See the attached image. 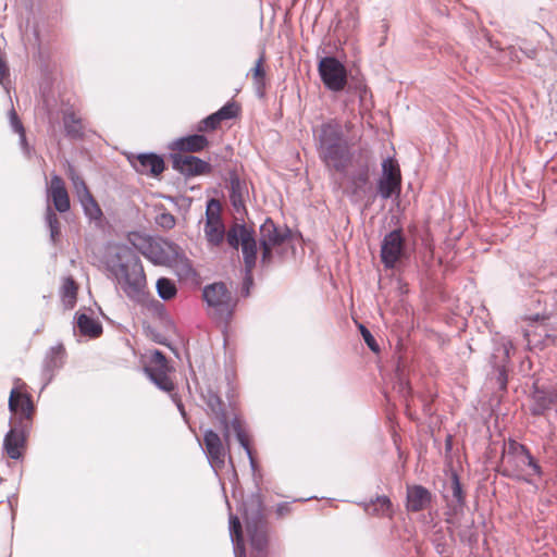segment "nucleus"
Segmentation results:
<instances>
[{
  "label": "nucleus",
  "mask_w": 557,
  "mask_h": 557,
  "mask_svg": "<svg viewBox=\"0 0 557 557\" xmlns=\"http://www.w3.org/2000/svg\"><path fill=\"white\" fill-rule=\"evenodd\" d=\"M174 252V245L168 240H150L147 243L143 255L154 264H165Z\"/></svg>",
  "instance_id": "dca6fc26"
},
{
  "label": "nucleus",
  "mask_w": 557,
  "mask_h": 557,
  "mask_svg": "<svg viewBox=\"0 0 557 557\" xmlns=\"http://www.w3.org/2000/svg\"><path fill=\"white\" fill-rule=\"evenodd\" d=\"M252 284H253L252 272H247V270H245V277H244V282H243V286H242V290H240V293L244 297L249 296L250 287L252 286Z\"/></svg>",
  "instance_id": "de8ad7c7"
},
{
  "label": "nucleus",
  "mask_w": 557,
  "mask_h": 557,
  "mask_svg": "<svg viewBox=\"0 0 557 557\" xmlns=\"http://www.w3.org/2000/svg\"><path fill=\"white\" fill-rule=\"evenodd\" d=\"M552 407L557 408V391L535 387L532 394L531 413L540 417Z\"/></svg>",
  "instance_id": "f3484780"
},
{
  "label": "nucleus",
  "mask_w": 557,
  "mask_h": 557,
  "mask_svg": "<svg viewBox=\"0 0 557 557\" xmlns=\"http://www.w3.org/2000/svg\"><path fill=\"white\" fill-rule=\"evenodd\" d=\"M372 201L369 200L367 203H366V208L369 207V205L371 203Z\"/></svg>",
  "instance_id": "4d7b16f0"
},
{
  "label": "nucleus",
  "mask_w": 557,
  "mask_h": 557,
  "mask_svg": "<svg viewBox=\"0 0 557 557\" xmlns=\"http://www.w3.org/2000/svg\"><path fill=\"white\" fill-rule=\"evenodd\" d=\"M158 296L163 300H170L176 296L177 288L174 281L168 277H160L157 281Z\"/></svg>",
  "instance_id": "473e14b6"
},
{
  "label": "nucleus",
  "mask_w": 557,
  "mask_h": 557,
  "mask_svg": "<svg viewBox=\"0 0 557 557\" xmlns=\"http://www.w3.org/2000/svg\"><path fill=\"white\" fill-rule=\"evenodd\" d=\"M49 193L54 206V209L64 213L70 210V198L64 186L62 178L58 175L51 177Z\"/></svg>",
  "instance_id": "aec40b11"
},
{
  "label": "nucleus",
  "mask_w": 557,
  "mask_h": 557,
  "mask_svg": "<svg viewBox=\"0 0 557 557\" xmlns=\"http://www.w3.org/2000/svg\"><path fill=\"white\" fill-rule=\"evenodd\" d=\"M313 141L318 157L329 172H347L351 162V150L343 125L338 121L329 120L314 127Z\"/></svg>",
  "instance_id": "f257e3e1"
},
{
  "label": "nucleus",
  "mask_w": 557,
  "mask_h": 557,
  "mask_svg": "<svg viewBox=\"0 0 557 557\" xmlns=\"http://www.w3.org/2000/svg\"><path fill=\"white\" fill-rule=\"evenodd\" d=\"M380 178L401 180L400 169L397 161L391 157L382 162V175Z\"/></svg>",
  "instance_id": "f704fd0d"
},
{
  "label": "nucleus",
  "mask_w": 557,
  "mask_h": 557,
  "mask_svg": "<svg viewBox=\"0 0 557 557\" xmlns=\"http://www.w3.org/2000/svg\"><path fill=\"white\" fill-rule=\"evenodd\" d=\"M243 516L252 550L259 557H265L269 546V527L260 493H251L243 502Z\"/></svg>",
  "instance_id": "20e7f679"
},
{
  "label": "nucleus",
  "mask_w": 557,
  "mask_h": 557,
  "mask_svg": "<svg viewBox=\"0 0 557 557\" xmlns=\"http://www.w3.org/2000/svg\"><path fill=\"white\" fill-rule=\"evenodd\" d=\"M156 223L164 230H172L176 224V219L172 213L163 211L156 216Z\"/></svg>",
  "instance_id": "c03bdc74"
},
{
  "label": "nucleus",
  "mask_w": 557,
  "mask_h": 557,
  "mask_svg": "<svg viewBox=\"0 0 557 557\" xmlns=\"http://www.w3.org/2000/svg\"><path fill=\"white\" fill-rule=\"evenodd\" d=\"M230 183V198L232 205L236 210H239L240 207H244V185L237 176H232Z\"/></svg>",
  "instance_id": "2f4dec72"
},
{
  "label": "nucleus",
  "mask_w": 557,
  "mask_h": 557,
  "mask_svg": "<svg viewBox=\"0 0 557 557\" xmlns=\"http://www.w3.org/2000/svg\"><path fill=\"white\" fill-rule=\"evenodd\" d=\"M369 516L388 517L393 516V504L389 497L382 495L370 499L369 502L358 503Z\"/></svg>",
  "instance_id": "412c9836"
},
{
  "label": "nucleus",
  "mask_w": 557,
  "mask_h": 557,
  "mask_svg": "<svg viewBox=\"0 0 557 557\" xmlns=\"http://www.w3.org/2000/svg\"><path fill=\"white\" fill-rule=\"evenodd\" d=\"M406 508L409 511L418 512L424 510L432 499L431 492L422 485L407 487Z\"/></svg>",
  "instance_id": "6ab92c4d"
},
{
  "label": "nucleus",
  "mask_w": 557,
  "mask_h": 557,
  "mask_svg": "<svg viewBox=\"0 0 557 557\" xmlns=\"http://www.w3.org/2000/svg\"><path fill=\"white\" fill-rule=\"evenodd\" d=\"M264 54L262 53L251 69L252 77L258 89L264 87L265 71L263 69Z\"/></svg>",
  "instance_id": "ea45409f"
},
{
  "label": "nucleus",
  "mask_w": 557,
  "mask_h": 557,
  "mask_svg": "<svg viewBox=\"0 0 557 557\" xmlns=\"http://www.w3.org/2000/svg\"><path fill=\"white\" fill-rule=\"evenodd\" d=\"M76 325L84 336L97 338L102 334V325L86 313H76Z\"/></svg>",
  "instance_id": "a878e982"
},
{
  "label": "nucleus",
  "mask_w": 557,
  "mask_h": 557,
  "mask_svg": "<svg viewBox=\"0 0 557 557\" xmlns=\"http://www.w3.org/2000/svg\"><path fill=\"white\" fill-rule=\"evenodd\" d=\"M209 145V140L205 135L193 134L186 137L176 139L171 148L183 152H199Z\"/></svg>",
  "instance_id": "4be33fe9"
},
{
  "label": "nucleus",
  "mask_w": 557,
  "mask_h": 557,
  "mask_svg": "<svg viewBox=\"0 0 557 557\" xmlns=\"http://www.w3.org/2000/svg\"><path fill=\"white\" fill-rule=\"evenodd\" d=\"M83 186V193L81 194L79 201L82 203V207L84 209V212L86 216H88L90 220H99L102 216V211L90 194V191L87 188V185L85 183H82Z\"/></svg>",
  "instance_id": "cd10ccee"
},
{
  "label": "nucleus",
  "mask_w": 557,
  "mask_h": 557,
  "mask_svg": "<svg viewBox=\"0 0 557 557\" xmlns=\"http://www.w3.org/2000/svg\"><path fill=\"white\" fill-rule=\"evenodd\" d=\"M9 409L12 413H21L20 423L22 420H29L34 411V404L28 394L21 393L13 388L9 397Z\"/></svg>",
  "instance_id": "a211bd4d"
},
{
  "label": "nucleus",
  "mask_w": 557,
  "mask_h": 557,
  "mask_svg": "<svg viewBox=\"0 0 557 557\" xmlns=\"http://www.w3.org/2000/svg\"><path fill=\"white\" fill-rule=\"evenodd\" d=\"M25 443V432L23 429L12 428L4 436L3 447L11 459H20L21 447Z\"/></svg>",
  "instance_id": "5701e85b"
},
{
  "label": "nucleus",
  "mask_w": 557,
  "mask_h": 557,
  "mask_svg": "<svg viewBox=\"0 0 557 557\" xmlns=\"http://www.w3.org/2000/svg\"><path fill=\"white\" fill-rule=\"evenodd\" d=\"M405 255V238L401 230L387 233L381 244V260L386 269H394Z\"/></svg>",
  "instance_id": "9d476101"
},
{
  "label": "nucleus",
  "mask_w": 557,
  "mask_h": 557,
  "mask_svg": "<svg viewBox=\"0 0 557 557\" xmlns=\"http://www.w3.org/2000/svg\"><path fill=\"white\" fill-rule=\"evenodd\" d=\"M376 193L383 199L398 198L401 193V180L379 178Z\"/></svg>",
  "instance_id": "c85d7f7f"
},
{
  "label": "nucleus",
  "mask_w": 557,
  "mask_h": 557,
  "mask_svg": "<svg viewBox=\"0 0 557 557\" xmlns=\"http://www.w3.org/2000/svg\"><path fill=\"white\" fill-rule=\"evenodd\" d=\"M172 166L186 177L211 174L212 165L191 154L175 152L171 154Z\"/></svg>",
  "instance_id": "9b49d317"
},
{
  "label": "nucleus",
  "mask_w": 557,
  "mask_h": 557,
  "mask_svg": "<svg viewBox=\"0 0 557 557\" xmlns=\"http://www.w3.org/2000/svg\"><path fill=\"white\" fill-rule=\"evenodd\" d=\"M128 161L137 173L154 177L159 176L165 169L163 158L153 152L132 154L128 157Z\"/></svg>",
  "instance_id": "ddd939ff"
},
{
  "label": "nucleus",
  "mask_w": 557,
  "mask_h": 557,
  "mask_svg": "<svg viewBox=\"0 0 557 557\" xmlns=\"http://www.w3.org/2000/svg\"><path fill=\"white\" fill-rule=\"evenodd\" d=\"M70 178L72 180L75 188H76V191H77V196L81 197V194L83 193V186L81 184L82 183H85L84 180L82 177H79L73 169H70Z\"/></svg>",
  "instance_id": "8fccbe9b"
},
{
  "label": "nucleus",
  "mask_w": 557,
  "mask_h": 557,
  "mask_svg": "<svg viewBox=\"0 0 557 557\" xmlns=\"http://www.w3.org/2000/svg\"><path fill=\"white\" fill-rule=\"evenodd\" d=\"M202 297L207 305L212 308L221 320L231 318L234 310L232 293L222 282L207 285L202 290Z\"/></svg>",
  "instance_id": "1a4fd4ad"
},
{
  "label": "nucleus",
  "mask_w": 557,
  "mask_h": 557,
  "mask_svg": "<svg viewBox=\"0 0 557 557\" xmlns=\"http://www.w3.org/2000/svg\"><path fill=\"white\" fill-rule=\"evenodd\" d=\"M373 164L371 152L360 149L348 174V193L352 202H360L370 189V169Z\"/></svg>",
  "instance_id": "423d86ee"
},
{
  "label": "nucleus",
  "mask_w": 557,
  "mask_h": 557,
  "mask_svg": "<svg viewBox=\"0 0 557 557\" xmlns=\"http://www.w3.org/2000/svg\"><path fill=\"white\" fill-rule=\"evenodd\" d=\"M45 219L50 231L51 242L55 243L61 234L59 218L57 213L50 207H48L46 210Z\"/></svg>",
  "instance_id": "c9c22d12"
},
{
  "label": "nucleus",
  "mask_w": 557,
  "mask_h": 557,
  "mask_svg": "<svg viewBox=\"0 0 557 557\" xmlns=\"http://www.w3.org/2000/svg\"><path fill=\"white\" fill-rule=\"evenodd\" d=\"M172 397H173V400L175 401L177 409L181 412L182 417L184 418L185 421H187V414H186L184 405L182 404V401L180 399H176V395H172Z\"/></svg>",
  "instance_id": "864d4df0"
},
{
  "label": "nucleus",
  "mask_w": 557,
  "mask_h": 557,
  "mask_svg": "<svg viewBox=\"0 0 557 557\" xmlns=\"http://www.w3.org/2000/svg\"><path fill=\"white\" fill-rule=\"evenodd\" d=\"M145 373L161 391L172 392L174 384L168 375V368L145 367Z\"/></svg>",
  "instance_id": "bb28decb"
},
{
  "label": "nucleus",
  "mask_w": 557,
  "mask_h": 557,
  "mask_svg": "<svg viewBox=\"0 0 557 557\" xmlns=\"http://www.w3.org/2000/svg\"><path fill=\"white\" fill-rule=\"evenodd\" d=\"M358 88L362 89L363 91H367V88L362 87L361 85Z\"/></svg>",
  "instance_id": "6e6d98bb"
},
{
  "label": "nucleus",
  "mask_w": 557,
  "mask_h": 557,
  "mask_svg": "<svg viewBox=\"0 0 557 557\" xmlns=\"http://www.w3.org/2000/svg\"><path fill=\"white\" fill-rule=\"evenodd\" d=\"M359 330H360L361 336H362L364 343L367 344V346L372 351L377 352L380 350V347H379L374 336L372 335V333L362 324L359 325Z\"/></svg>",
  "instance_id": "a18cd8bd"
},
{
  "label": "nucleus",
  "mask_w": 557,
  "mask_h": 557,
  "mask_svg": "<svg viewBox=\"0 0 557 557\" xmlns=\"http://www.w3.org/2000/svg\"><path fill=\"white\" fill-rule=\"evenodd\" d=\"M221 203L218 199L211 198L206 207V223H221Z\"/></svg>",
  "instance_id": "e433bc0d"
},
{
  "label": "nucleus",
  "mask_w": 557,
  "mask_h": 557,
  "mask_svg": "<svg viewBox=\"0 0 557 557\" xmlns=\"http://www.w3.org/2000/svg\"><path fill=\"white\" fill-rule=\"evenodd\" d=\"M9 120H10V125H11L12 129L15 133H17L20 136V144L22 145L23 149L26 150L27 143H26L25 129H24V126H23L21 120L18 119V115L14 109L10 110Z\"/></svg>",
  "instance_id": "58836bf2"
},
{
  "label": "nucleus",
  "mask_w": 557,
  "mask_h": 557,
  "mask_svg": "<svg viewBox=\"0 0 557 557\" xmlns=\"http://www.w3.org/2000/svg\"><path fill=\"white\" fill-rule=\"evenodd\" d=\"M9 75V69L5 61L0 57V83Z\"/></svg>",
  "instance_id": "603ef678"
},
{
  "label": "nucleus",
  "mask_w": 557,
  "mask_h": 557,
  "mask_svg": "<svg viewBox=\"0 0 557 557\" xmlns=\"http://www.w3.org/2000/svg\"><path fill=\"white\" fill-rule=\"evenodd\" d=\"M227 244L234 248H242L245 270L252 272L257 262V240L255 233L246 224L235 223L226 233Z\"/></svg>",
  "instance_id": "0eeeda50"
},
{
  "label": "nucleus",
  "mask_w": 557,
  "mask_h": 557,
  "mask_svg": "<svg viewBox=\"0 0 557 557\" xmlns=\"http://www.w3.org/2000/svg\"><path fill=\"white\" fill-rule=\"evenodd\" d=\"M221 120L219 119L218 114L214 112L207 117H205L198 126L199 132H207V131H214L219 127L221 124Z\"/></svg>",
  "instance_id": "37998d69"
},
{
  "label": "nucleus",
  "mask_w": 557,
  "mask_h": 557,
  "mask_svg": "<svg viewBox=\"0 0 557 557\" xmlns=\"http://www.w3.org/2000/svg\"><path fill=\"white\" fill-rule=\"evenodd\" d=\"M201 397H202L203 401L206 403L210 412L219 421V423L222 428V431H223V437L226 442H228V440H230V428L232 426L239 445L245 449V451L249 458L251 470L256 471L257 461L252 457L251 448L249 446V441H248V437L242 426L240 420L237 417H235L230 423L228 417L224 409V404H223L221 397L215 392H213L211 388H207L205 392H202Z\"/></svg>",
  "instance_id": "39448f33"
},
{
  "label": "nucleus",
  "mask_w": 557,
  "mask_h": 557,
  "mask_svg": "<svg viewBox=\"0 0 557 557\" xmlns=\"http://www.w3.org/2000/svg\"><path fill=\"white\" fill-rule=\"evenodd\" d=\"M451 493L453 497L456 500V504L459 507H462L466 503L462 486L459 480V476L456 472L451 473Z\"/></svg>",
  "instance_id": "a19ab883"
},
{
  "label": "nucleus",
  "mask_w": 557,
  "mask_h": 557,
  "mask_svg": "<svg viewBox=\"0 0 557 557\" xmlns=\"http://www.w3.org/2000/svg\"><path fill=\"white\" fill-rule=\"evenodd\" d=\"M494 350L490 358V363L499 374L505 375L506 364L509 362L510 352L513 349L512 342L509 337L496 335L493 338Z\"/></svg>",
  "instance_id": "4468645a"
},
{
  "label": "nucleus",
  "mask_w": 557,
  "mask_h": 557,
  "mask_svg": "<svg viewBox=\"0 0 557 557\" xmlns=\"http://www.w3.org/2000/svg\"><path fill=\"white\" fill-rule=\"evenodd\" d=\"M77 295V284L72 277H66L62 285V297L64 302L70 305L71 307L76 301Z\"/></svg>",
  "instance_id": "4c0bfd02"
},
{
  "label": "nucleus",
  "mask_w": 557,
  "mask_h": 557,
  "mask_svg": "<svg viewBox=\"0 0 557 557\" xmlns=\"http://www.w3.org/2000/svg\"><path fill=\"white\" fill-rule=\"evenodd\" d=\"M292 511L290 503L284 502L276 506V515L278 518H283L289 515Z\"/></svg>",
  "instance_id": "3c124183"
},
{
  "label": "nucleus",
  "mask_w": 557,
  "mask_h": 557,
  "mask_svg": "<svg viewBox=\"0 0 557 557\" xmlns=\"http://www.w3.org/2000/svg\"><path fill=\"white\" fill-rule=\"evenodd\" d=\"M225 227L223 222L221 223H206L205 225V234L207 240L213 245L219 246L222 244L224 238H226Z\"/></svg>",
  "instance_id": "7c9ffc66"
},
{
  "label": "nucleus",
  "mask_w": 557,
  "mask_h": 557,
  "mask_svg": "<svg viewBox=\"0 0 557 557\" xmlns=\"http://www.w3.org/2000/svg\"><path fill=\"white\" fill-rule=\"evenodd\" d=\"M521 51L529 58V59H535L536 57V49L530 48V49H521Z\"/></svg>",
  "instance_id": "5fc2aeb1"
},
{
  "label": "nucleus",
  "mask_w": 557,
  "mask_h": 557,
  "mask_svg": "<svg viewBox=\"0 0 557 557\" xmlns=\"http://www.w3.org/2000/svg\"><path fill=\"white\" fill-rule=\"evenodd\" d=\"M64 354L63 347L60 345L58 347L51 348L50 356L47 357L44 369L42 376L46 379V383L44 387L47 386L51 380L53 379L54 371L60 369L63 364L62 357Z\"/></svg>",
  "instance_id": "b1692460"
},
{
  "label": "nucleus",
  "mask_w": 557,
  "mask_h": 557,
  "mask_svg": "<svg viewBox=\"0 0 557 557\" xmlns=\"http://www.w3.org/2000/svg\"><path fill=\"white\" fill-rule=\"evenodd\" d=\"M113 273L124 293L131 299H138L146 287V275L136 248L122 245L111 260Z\"/></svg>",
  "instance_id": "f03ea898"
},
{
  "label": "nucleus",
  "mask_w": 557,
  "mask_h": 557,
  "mask_svg": "<svg viewBox=\"0 0 557 557\" xmlns=\"http://www.w3.org/2000/svg\"><path fill=\"white\" fill-rule=\"evenodd\" d=\"M261 246V263L267 265L269 263H271L272 261V258H273V253H272V249L275 247V246H271V245H260Z\"/></svg>",
  "instance_id": "09e8293b"
},
{
  "label": "nucleus",
  "mask_w": 557,
  "mask_h": 557,
  "mask_svg": "<svg viewBox=\"0 0 557 557\" xmlns=\"http://www.w3.org/2000/svg\"><path fill=\"white\" fill-rule=\"evenodd\" d=\"M394 389L396 393L404 399L407 408H409V398L411 397V386L407 379L404 376L403 372L397 370L396 372V382L394 384Z\"/></svg>",
  "instance_id": "72a5a7b5"
},
{
  "label": "nucleus",
  "mask_w": 557,
  "mask_h": 557,
  "mask_svg": "<svg viewBox=\"0 0 557 557\" xmlns=\"http://www.w3.org/2000/svg\"><path fill=\"white\" fill-rule=\"evenodd\" d=\"M499 473L508 479L533 484V476L542 478L543 468L530 449L516 440H509L503 449Z\"/></svg>",
  "instance_id": "7ed1b4c3"
},
{
  "label": "nucleus",
  "mask_w": 557,
  "mask_h": 557,
  "mask_svg": "<svg viewBox=\"0 0 557 557\" xmlns=\"http://www.w3.org/2000/svg\"><path fill=\"white\" fill-rule=\"evenodd\" d=\"M230 536L233 543L235 557H246L243 528L237 516H230Z\"/></svg>",
  "instance_id": "393cba45"
},
{
  "label": "nucleus",
  "mask_w": 557,
  "mask_h": 557,
  "mask_svg": "<svg viewBox=\"0 0 557 557\" xmlns=\"http://www.w3.org/2000/svg\"><path fill=\"white\" fill-rule=\"evenodd\" d=\"M239 111V107L234 101L226 102L221 109H219L215 113L218 114L221 121L231 120L237 116Z\"/></svg>",
  "instance_id": "79ce46f5"
},
{
  "label": "nucleus",
  "mask_w": 557,
  "mask_h": 557,
  "mask_svg": "<svg viewBox=\"0 0 557 557\" xmlns=\"http://www.w3.org/2000/svg\"><path fill=\"white\" fill-rule=\"evenodd\" d=\"M290 236V231L287 227H278L270 219H265L260 226V245L280 246Z\"/></svg>",
  "instance_id": "2eb2a0df"
},
{
  "label": "nucleus",
  "mask_w": 557,
  "mask_h": 557,
  "mask_svg": "<svg viewBox=\"0 0 557 557\" xmlns=\"http://www.w3.org/2000/svg\"><path fill=\"white\" fill-rule=\"evenodd\" d=\"M318 72L325 88L333 92L343 91L348 84L347 70L335 57L327 55L320 59Z\"/></svg>",
  "instance_id": "6e6552de"
},
{
  "label": "nucleus",
  "mask_w": 557,
  "mask_h": 557,
  "mask_svg": "<svg viewBox=\"0 0 557 557\" xmlns=\"http://www.w3.org/2000/svg\"><path fill=\"white\" fill-rule=\"evenodd\" d=\"M151 368H168V361L163 352L154 350L151 356Z\"/></svg>",
  "instance_id": "49530a36"
},
{
  "label": "nucleus",
  "mask_w": 557,
  "mask_h": 557,
  "mask_svg": "<svg viewBox=\"0 0 557 557\" xmlns=\"http://www.w3.org/2000/svg\"><path fill=\"white\" fill-rule=\"evenodd\" d=\"M206 454L211 468L218 472L225 465L226 451L222 440L213 430H207L203 435Z\"/></svg>",
  "instance_id": "f8f14e48"
},
{
  "label": "nucleus",
  "mask_w": 557,
  "mask_h": 557,
  "mask_svg": "<svg viewBox=\"0 0 557 557\" xmlns=\"http://www.w3.org/2000/svg\"><path fill=\"white\" fill-rule=\"evenodd\" d=\"M63 124L66 136L73 139L83 137V126L81 120L74 112H65L63 115Z\"/></svg>",
  "instance_id": "c756f323"
}]
</instances>
